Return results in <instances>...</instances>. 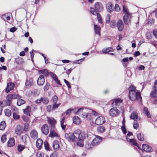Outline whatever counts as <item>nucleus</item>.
<instances>
[{"mask_svg": "<svg viewBox=\"0 0 157 157\" xmlns=\"http://www.w3.org/2000/svg\"><path fill=\"white\" fill-rule=\"evenodd\" d=\"M113 51V48L111 47H109L106 49H104L102 51L104 53H107L109 52H111Z\"/></svg>", "mask_w": 157, "mask_h": 157, "instance_id": "nucleus-48", "label": "nucleus"}, {"mask_svg": "<svg viewBox=\"0 0 157 157\" xmlns=\"http://www.w3.org/2000/svg\"><path fill=\"white\" fill-rule=\"evenodd\" d=\"M90 10L92 14L94 15H97L98 22L100 23H102L101 18L100 14L98 13L94 8H90Z\"/></svg>", "mask_w": 157, "mask_h": 157, "instance_id": "nucleus-6", "label": "nucleus"}, {"mask_svg": "<svg viewBox=\"0 0 157 157\" xmlns=\"http://www.w3.org/2000/svg\"><path fill=\"white\" fill-rule=\"evenodd\" d=\"M127 141L129 142L132 143L133 145L137 147L138 148H139V147L138 144L136 142V140L134 139H130L127 138Z\"/></svg>", "mask_w": 157, "mask_h": 157, "instance_id": "nucleus-26", "label": "nucleus"}, {"mask_svg": "<svg viewBox=\"0 0 157 157\" xmlns=\"http://www.w3.org/2000/svg\"><path fill=\"white\" fill-rule=\"evenodd\" d=\"M81 131L80 129H77L74 131V134H75L78 136V137L81 134Z\"/></svg>", "mask_w": 157, "mask_h": 157, "instance_id": "nucleus-52", "label": "nucleus"}, {"mask_svg": "<svg viewBox=\"0 0 157 157\" xmlns=\"http://www.w3.org/2000/svg\"><path fill=\"white\" fill-rule=\"evenodd\" d=\"M18 112H13V117L15 120L18 119L19 118V116L18 114Z\"/></svg>", "mask_w": 157, "mask_h": 157, "instance_id": "nucleus-53", "label": "nucleus"}, {"mask_svg": "<svg viewBox=\"0 0 157 157\" xmlns=\"http://www.w3.org/2000/svg\"><path fill=\"white\" fill-rule=\"evenodd\" d=\"M38 72L40 75H42V74H43L46 76H48L49 74L48 72L46 69L39 70Z\"/></svg>", "mask_w": 157, "mask_h": 157, "instance_id": "nucleus-27", "label": "nucleus"}, {"mask_svg": "<svg viewBox=\"0 0 157 157\" xmlns=\"http://www.w3.org/2000/svg\"><path fill=\"white\" fill-rule=\"evenodd\" d=\"M142 149L146 152H151L152 151L151 147L145 144L143 145Z\"/></svg>", "mask_w": 157, "mask_h": 157, "instance_id": "nucleus-21", "label": "nucleus"}, {"mask_svg": "<svg viewBox=\"0 0 157 157\" xmlns=\"http://www.w3.org/2000/svg\"><path fill=\"white\" fill-rule=\"evenodd\" d=\"M151 96L152 98H157V90H155L151 92Z\"/></svg>", "mask_w": 157, "mask_h": 157, "instance_id": "nucleus-47", "label": "nucleus"}, {"mask_svg": "<svg viewBox=\"0 0 157 157\" xmlns=\"http://www.w3.org/2000/svg\"><path fill=\"white\" fill-rule=\"evenodd\" d=\"M51 100L53 103H56L58 101V98L56 95H54L52 98Z\"/></svg>", "mask_w": 157, "mask_h": 157, "instance_id": "nucleus-36", "label": "nucleus"}, {"mask_svg": "<svg viewBox=\"0 0 157 157\" xmlns=\"http://www.w3.org/2000/svg\"><path fill=\"white\" fill-rule=\"evenodd\" d=\"M120 113L119 111L116 108H112L109 111L110 115L112 117L115 116Z\"/></svg>", "mask_w": 157, "mask_h": 157, "instance_id": "nucleus-9", "label": "nucleus"}, {"mask_svg": "<svg viewBox=\"0 0 157 157\" xmlns=\"http://www.w3.org/2000/svg\"><path fill=\"white\" fill-rule=\"evenodd\" d=\"M23 128L21 125H18L15 128V132L17 135H20L23 131Z\"/></svg>", "mask_w": 157, "mask_h": 157, "instance_id": "nucleus-13", "label": "nucleus"}, {"mask_svg": "<svg viewBox=\"0 0 157 157\" xmlns=\"http://www.w3.org/2000/svg\"><path fill=\"white\" fill-rule=\"evenodd\" d=\"M105 119L104 117L102 116H101L96 119L95 123L97 125H101L103 124L105 122Z\"/></svg>", "mask_w": 157, "mask_h": 157, "instance_id": "nucleus-2", "label": "nucleus"}, {"mask_svg": "<svg viewBox=\"0 0 157 157\" xmlns=\"http://www.w3.org/2000/svg\"><path fill=\"white\" fill-rule=\"evenodd\" d=\"M153 34L155 37L157 39V29H154L153 30Z\"/></svg>", "mask_w": 157, "mask_h": 157, "instance_id": "nucleus-64", "label": "nucleus"}, {"mask_svg": "<svg viewBox=\"0 0 157 157\" xmlns=\"http://www.w3.org/2000/svg\"><path fill=\"white\" fill-rule=\"evenodd\" d=\"M143 111L145 114L147 116L148 118L151 117V115L149 112L148 111V108L147 107H144Z\"/></svg>", "mask_w": 157, "mask_h": 157, "instance_id": "nucleus-37", "label": "nucleus"}, {"mask_svg": "<svg viewBox=\"0 0 157 157\" xmlns=\"http://www.w3.org/2000/svg\"><path fill=\"white\" fill-rule=\"evenodd\" d=\"M30 108L29 106H27L26 109L23 110V112L25 114H26L28 116H30V113H29V110Z\"/></svg>", "mask_w": 157, "mask_h": 157, "instance_id": "nucleus-39", "label": "nucleus"}, {"mask_svg": "<svg viewBox=\"0 0 157 157\" xmlns=\"http://www.w3.org/2000/svg\"><path fill=\"white\" fill-rule=\"evenodd\" d=\"M25 84L27 88L29 87L33 84V79L30 78H27Z\"/></svg>", "mask_w": 157, "mask_h": 157, "instance_id": "nucleus-18", "label": "nucleus"}, {"mask_svg": "<svg viewBox=\"0 0 157 157\" xmlns=\"http://www.w3.org/2000/svg\"><path fill=\"white\" fill-rule=\"evenodd\" d=\"M29 137L26 134H25L22 136L21 139L23 142L25 143L27 141V140Z\"/></svg>", "mask_w": 157, "mask_h": 157, "instance_id": "nucleus-42", "label": "nucleus"}, {"mask_svg": "<svg viewBox=\"0 0 157 157\" xmlns=\"http://www.w3.org/2000/svg\"><path fill=\"white\" fill-rule=\"evenodd\" d=\"M1 140L2 143L5 142L6 140V135H3L1 138Z\"/></svg>", "mask_w": 157, "mask_h": 157, "instance_id": "nucleus-57", "label": "nucleus"}, {"mask_svg": "<svg viewBox=\"0 0 157 157\" xmlns=\"http://www.w3.org/2000/svg\"><path fill=\"white\" fill-rule=\"evenodd\" d=\"M43 143V142L42 139H37L36 142V146L37 148L39 149H41Z\"/></svg>", "mask_w": 157, "mask_h": 157, "instance_id": "nucleus-24", "label": "nucleus"}, {"mask_svg": "<svg viewBox=\"0 0 157 157\" xmlns=\"http://www.w3.org/2000/svg\"><path fill=\"white\" fill-rule=\"evenodd\" d=\"M50 157H58L57 152L56 151L54 152L50 156Z\"/></svg>", "mask_w": 157, "mask_h": 157, "instance_id": "nucleus-63", "label": "nucleus"}, {"mask_svg": "<svg viewBox=\"0 0 157 157\" xmlns=\"http://www.w3.org/2000/svg\"><path fill=\"white\" fill-rule=\"evenodd\" d=\"M65 137L72 142L75 141L77 139V137L75 136L74 134L71 133L65 134Z\"/></svg>", "mask_w": 157, "mask_h": 157, "instance_id": "nucleus-5", "label": "nucleus"}, {"mask_svg": "<svg viewBox=\"0 0 157 157\" xmlns=\"http://www.w3.org/2000/svg\"><path fill=\"white\" fill-rule=\"evenodd\" d=\"M50 125H51L53 128L55 127V124H56V120L53 117L50 118Z\"/></svg>", "mask_w": 157, "mask_h": 157, "instance_id": "nucleus-33", "label": "nucleus"}, {"mask_svg": "<svg viewBox=\"0 0 157 157\" xmlns=\"http://www.w3.org/2000/svg\"><path fill=\"white\" fill-rule=\"evenodd\" d=\"M60 105V103L57 104L56 103H53L52 106L50 105V107H51V109L50 110V112L52 111L57 109Z\"/></svg>", "mask_w": 157, "mask_h": 157, "instance_id": "nucleus-29", "label": "nucleus"}, {"mask_svg": "<svg viewBox=\"0 0 157 157\" xmlns=\"http://www.w3.org/2000/svg\"><path fill=\"white\" fill-rule=\"evenodd\" d=\"M90 10L92 14L94 15H97L98 22L100 23H102L101 18L100 14L98 13L94 8H90Z\"/></svg>", "mask_w": 157, "mask_h": 157, "instance_id": "nucleus-7", "label": "nucleus"}, {"mask_svg": "<svg viewBox=\"0 0 157 157\" xmlns=\"http://www.w3.org/2000/svg\"><path fill=\"white\" fill-rule=\"evenodd\" d=\"M53 147L54 149L56 151H58L59 148V142L57 140L54 141L53 143Z\"/></svg>", "mask_w": 157, "mask_h": 157, "instance_id": "nucleus-23", "label": "nucleus"}, {"mask_svg": "<svg viewBox=\"0 0 157 157\" xmlns=\"http://www.w3.org/2000/svg\"><path fill=\"white\" fill-rule=\"evenodd\" d=\"M25 103V101L20 98L17 99V104L18 106H20L24 104Z\"/></svg>", "mask_w": 157, "mask_h": 157, "instance_id": "nucleus-35", "label": "nucleus"}, {"mask_svg": "<svg viewBox=\"0 0 157 157\" xmlns=\"http://www.w3.org/2000/svg\"><path fill=\"white\" fill-rule=\"evenodd\" d=\"M105 130V128L103 126H99L97 128V131L98 132L101 133L103 132Z\"/></svg>", "mask_w": 157, "mask_h": 157, "instance_id": "nucleus-38", "label": "nucleus"}, {"mask_svg": "<svg viewBox=\"0 0 157 157\" xmlns=\"http://www.w3.org/2000/svg\"><path fill=\"white\" fill-rule=\"evenodd\" d=\"M117 26L119 31H121L124 28V24L121 20H119L117 23Z\"/></svg>", "mask_w": 157, "mask_h": 157, "instance_id": "nucleus-17", "label": "nucleus"}, {"mask_svg": "<svg viewBox=\"0 0 157 157\" xmlns=\"http://www.w3.org/2000/svg\"><path fill=\"white\" fill-rule=\"evenodd\" d=\"M138 117V114L137 113L134 111L131 113L130 118L131 119L133 120H136L137 119Z\"/></svg>", "mask_w": 157, "mask_h": 157, "instance_id": "nucleus-28", "label": "nucleus"}, {"mask_svg": "<svg viewBox=\"0 0 157 157\" xmlns=\"http://www.w3.org/2000/svg\"><path fill=\"white\" fill-rule=\"evenodd\" d=\"M50 75L51 76V78L57 84L60 86L62 85L60 81L58 79L57 76L55 74L52 72H50Z\"/></svg>", "mask_w": 157, "mask_h": 157, "instance_id": "nucleus-8", "label": "nucleus"}, {"mask_svg": "<svg viewBox=\"0 0 157 157\" xmlns=\"http://www.w3.org/2000/svg\"><path fill=\"white\" fill-rule=\"evenodd\" d=\"M5 114L6 116L10 117L11 115V112L9 109H6L4 110Z\"/></svg>", "mask_w": 157, "mask_h": 157, "instance_id": "nucleus-46", "label": "nucleus"}, {"mask_svg": "<svg viewBox=\"0 0 157 157\" xmlns=\"http://www.w3.org/2000/svg\"><path fill=\"white\" fill-rule=\"evenodd\" d=\"M44 145L45 150L47 151H49V145L47 141H45L44 142Z\"/></svg>", "mask_w": 157, "mask_h": 157, "instance_id": "nucleus-44", "label": "nucleus"}, {"mask_svg": "<svg viewBox=\"0 0 157 157\" xmlns=\"http://www.w3.org/2000/svg\"><path fill=\"white\" fill-rule=\"evenodd\" d=\"M73 112L74 113H75V109H67L66 111V114L67 115H70L71 113Z\"/></svg>", "mask_w": 157, "mask_h": 157, "instance_id": "nucleus-43", "label": "nucleus"}, {"mask_svg": "<svg viewBox=\"0 0 157 157\" xmlns=\"http://www.w3.org/2000/svg\"><path fill=\"white\" fill-rule=\"evenodd\" d=\"M42 101L44 104H46L48 102V99L47 98L44 97L42 98Z\"/></svg>", "mask_w": 157, "mask_h": 157, "instance_id": "nucleus-56", "label": "nucleus"}, {"mask_svg": "<svg viewBox=\"0 0 157 157\" xmlns=\"http://www.w3.org/2000/svg\"><path fill=\"white\" fill-rule=\"evenodd\" d=\"M41 131L45 135H47L49 132L47 124L43 125L41 127Z\"/></svg>", "mask_w": 157, "mask_h": 157, "instance_id": "nucleus-15", "label": "nucleus"}, {"mask_svg": "<svg viewBox=\"0 0 157 157\" xmlns=\"http://www.w3.org/2000/svg\"><path fill=\"white\" fill-rule=\"evenodd\" d=\"M129 92H130L131 91H136V87L133 86H131L129 87Z\"/></svg>", "mask_w": 157, "mask_h": 157, "instance_id": "nucleus-58", "label": "nucleus"}, {"mask_svg": "<svg viewBox=\"0 0 157 157\" xmlns=\"http://www.w3.org/2000/svg\"><path fill=\"white\" fill-rule=\"evenodd\" d=\"M131 18V14L130 13L124 14L123 17V21L125 24L128 25L130 24Z\"/></svg>", "mask_w": 157, "mask_h": 157, "instance_id": "nucleus-4", "label": "nucleus"}, {"mask_svg": "<svg viewBox=\"0 0 157 157\" xmlns=\"http://www.w3.org/2000/svg\"><path fill=\"white\" fill-rule=\"evenodd\" d=\"M12 96L11 95V94H10L8 95L6 97V103L8 105L10 106L11 104V101L13 99L12 98Z\"/></svg>", "mask_w": 157, "mask_h": 157, "instance_id": "nucleus-31", "label": "nucleus"}, {"mask_svg": "<svg viewBox=\"0 0 157 157\" xmlns=\"http://www.w3.org/2000/svg\"><path fill=\"white\" fill-rule=\"evenodd\" d=\"M15 141L14 139L13 138H10L7 142V146L9 147H13Z\"/></svg>", "mask_w": 157, "mask_h": 157, "instance_id": "nucleus-22", "label": "nucleus"}, {"mask_svg": "<svg viewBox=\"0 0 157 157\" xmlns=\"http://www.w3.org/2000/svg\"><path fill=\"white\" fill-rule=\"evenodd\" d=\"M95 138H94L92 142V145L93 146L98 145L101 141L102 138L100 136L95 135Z\"/></svg>", "mask_w": 157, "mask_h": 157, "instance_id": "nucleus-3", "label": "nucleus"}, {"mask_svg": "<svg viewBox=\"0 0 157 157\" xmlns=\"http://www.w3.org/2000/svg\"><path fill=\"white\" fill-rule=\"evenodd\" d=\"M44 82V78L42 75H40L37 80V83L38 85H43Z\"/></svg>", "mask_w": 157, "mask_h": 157, "instance_id": "nucleus-14", "label": "nucleus"}, {"mask_svg": "<svg viewBox=\"0 0 157 157\" xmlns=\"http://www.w3.org/2000/svg\"><path fill=\"white\" fill-rule=\"evenodd\" d=\"M133 127L134 128L137 129L138 127V124L137 121L134 120V122Z\"/></svg>", "mask_w": 157, "mask_h": 157, "instance_id": "nucleus-59", "label": "nucleus"}, {"mask_svg": "<svg viewBox=\"0 0 157 157\" xmlns=\"http://www.w3.org/2000/svg\"><path fill=\"white\" fill-rule=\"evenodd\" d=\"M14 83L10 82L7 84V87L6 89V92L8 93L10 90H12L14 87Z\"/></svg>", "mask_w": 157, "mask_h": 157, "instance_id": "nucleus-16", "label": "nucleus"}, {"mask_svg": "<svg viewBox=\"0 0 157 157\" xmlns=\"http://www.w3.org/2000/svg\"><path fill=\"white\" fill-rule=\"evenodd\" d=\"M2 18L5 21L9 20L10 19V17L7 16L6 14L3 15L2 16Z\"/></svg>", "mask_w": 157, "mask_h": 157, "instance_id": "nucleus-45", "label": "nucleus"}, {"mask_svg": "<svg viewBox=\"0 0 157 157\" xmlns=\"http://www.w3.org/2000/svg\"><path fill=\"white\" fill-rule=\"evenodd\" d=\"M110 27L113 28L116 27L117 26L116 21L114 20L112 21L110 23Z\"/></svg>", "mask_w": 157, "mask_h": 157, "instance_id": "nucleus-51", "label": "nucleus"}, {"mask_svg": "<svg viewBox=\"0 0 157 157\" xmlns=\"http://www.w3.org/2000/svg\"><path fill=\"white\" fill-rule=\"evenodd\" d=\"M50 137L57 138L59 137L55 129L51 130L50 132Z\"/></svg>", "mask_w": 157, "mask_h": 157, "instance_id": "nucleus-19", "label": "nucleus"}, {"mask_svg": "<svg viewBox=\"0 0 157 157\" xmlns=\"http://www.w3.org/2000/svg\"><path fill=\"white\" fill-rule=\"evenodd\" d=\"M123 12L125 14L126 13H130L128 12V9L126 6H123Z\"/></svg>", "mask_w": 157, "mask_h": 157, "instance_id": "nucleus-54", "label": "nucleus"}, {"mask_svg": "<svg viewBox=\"0 0 157 157\" xmlns=\"http://www.w3.org/2000/svg\"><path fill=\"white\" fill-rule=\"evenodd\" d=\"M94 28L95 34L99 36L100 34V31L101 30L100 26L94 24Z\"/></svg>", "mask_w": 157, "mask_h": 157, "instance_id": "nucleus-25", "label": "nucleus"}, {"mask_svg": "<svg viewBox=\"0 0 157 157\" xmlns=\"http://www.w3.org/2000/svg\"><path fill=\"white\" fill-rule=\"evenodd\" d=\"M129 97L130 100L133 101L136 100H140L141 99L140 93L137 91H131L129 92Z\"/></svg>", "mask_w": 157, "mask_h": 157, "instance_id": "nucleus-1", "label": "nucleus"}, {"mask_svg": "<svg viewBox=\"0 0 157 157\" xmlns=\"http://www.w3.org/2000/svg\"><path fill=\"white\" fill-rule=\"evenodd\" d=\"M77 144L79 146L82 147L84 145L83 140H82L79 139V140L78 141Z\"/></svg>", "mask_w": 157, "mask_h": 157, "instance_id": "nucleus-50", "label": "nucleus"}, {"mask_svg": "<svg viewBox=\"0 0 157 157\" xmlns=\"http://www.w3.org/2000/svg\"><path fill=\"white\" fill-rule=\"evenodd\" d=\"M110 15L109 14H108L106 17V22L107 23H109L110 22Z\"/></svg>", "mask_w": 157, "mask_h": 157, "instance_id": "nucleus-62", "label": "nucleus"}, {"mask_svg": "<svg viewBox=\"0 0 157 157\" xmlns=\"http://www.w3.org/2000/svg\"><path fill=\"white\" fill-rule=\"evenodd\" d=\"M30 136L32 139L36 140L38 138V133L36 130L33 129L30 132Z\"/></svg>", "mask_w": 157, "mask_h": 157, "instance_id": "nucleus-12", "label": "nucleus"}, {"mask_svg": "<svg viewBox=\"0 0 157 157\" xmlns=\"http://www.w3.org/2000/svg\"><path fill=\"white\" fill-rule=\"evenodd\" d=\"M87 136V135L86 134L81 132V134L78 137V138L79 139L83 140V139L86 138Z\"/></svg>", "mask_w": 157, "mask_h": 157, "instance_id": "nucleus-41", "label": "nucleus"}, {"mask_svg": "<svg viewBox=\"0 0 157 157\" xmlns=\"http://www.w3.org/2000/svg\"><path fill=\"white\" fill-rule=\"evenodd\" d=\"M137 137L139 140L141 141L144 140V135L141 133L137 134Z\"/></svg>", "mask_w": 157, "mask_h": 157, "instance_id": "nucleus-40", "label": "nucleus"}, {"mask_svg": "<svg viewBox=\"0 0 157 157\" xmlns=\"http://www.w3.org/2000/svg\"><path fill=\"white\" fill-rule=\"evenodd\" d=\"M25 148V146L24 145H19L17 147V150L18 151H21L23 150Z\"/></svg>", "mask_w": 157, "mask_h": 157, "instance_id": "nucleus-55", "label": "nucleus"}, {"mask_svg": "<svg viewBox=\"0 0 157 157\" xmlns=\"http://www.w3.org/2000/svg\"><path fill=\"white\" fill-rule=\"evenodd\" d=\"M94 7L96 10L98 12H100L102 10L103 6L101 3L100 2H96L95 4Z\"/></svg>", "mask_w": 157, "mask_h": 157, "instance_id": "nucleus-11", "label": "nucleus"}, {"mask_svg": "<svg viewBox=\"0 0 157 157\" xmlns=\"http://www.w3.org/2000/svg\"><path fill=\"white\" fill-rule=\"evenodd\" d=\"M73 122L75 124H78L80 123L79 118L77 116H75L73 118Z\"/></svg>", "mask_w": 157, "mask_h": 157, "instance_id": "nucleus-32", "label": "nucleus"}, {"mask_svg": "<svg viewBox=\"0 0 157 157\" xmlns=\"http://www.w3.org/2000/svg\"><path fill=\"white\" fill-rule=\"evenodd\" d=\"M122 101L120 99L118 98L115 100L114 102H113L112 104L113 105H118L119 103H121Z\"/></svg>", "mask_w": 157, "mask_h": 157, "instance_id": "nucleus-49", "label": "nucleus"}, {"mask_svg": "<svg viewBox=\"0 0 157 157\" xmlns=\"http://www.w3.org/2000/svg\"><path fill=\"white\" fill-rule=\"evenodd\" d=\"M92 146H93L92 145V143L90 144V143H89L86 144L85 145L86 147L88 149H92Z\"/></svg>", "mask_w": 157, "mask_h": 157, "instance_id": "nucleus-60", "label": "nucleus"}, {"mask_svg": "<svg viewBox=\"0 0 157 157\" xmlns=\"http://www.w3.org/2000/svg\"><path fill=\"white\" fill-rule=\"evenodd\" d=\"M106 9L109 12H111L113 10V4L110 2L108 3L106 5Z\"/></svg>", "mask_w": 157, "mask_h": 157, "instance_id": "nucleus-20", "label": "nucleus"}, {"mask_svg": "<svg viewBox=\"0 0 157 157\" xmlns=\"http://www.w3.org/2000/svg\"><path fill=\"white\" fill-rule=\"evenodd\" d=\"M44 153L42 152H38L36 154V157H44Z\"/></svg>", "mask_w": 157, "mask_h": 157, "instance_id": "nucleus-61", "label": "nucleus"}, {"mask_svg": "<svg viewBox=\"0 0 157 157\" xmlns=\"http://www.w3.org/2000/svg\"><path fill=\"white\" fill-rule=\"evenodd\" d=\"M81 117L84 118H86L87 120L91 119V115L90 113H86V112L81 114Z\"/></svg>", "mask_w": 157, "mask_h": 157, "instance_id": "nucleus-30", "label": "nucleus"}, {"mask_svg": "<svg viewBox=\"0 0 157 157\" xmlns=\"http://www.w3.org/2000/svg\"><path fill=\"white\" fill-rule=\"evenodd\" d=\"M6 126V124L5 122L4 121H2L0 124V130H4Z\"/></svg>", "mask_w": 157, "mask_h": 157, "instance_id": "nucleus-34", "label": "nucleus"}, {"mask_svg": "<svg viewBox=\"0 0 157 157\" xmlns=\"http://www.w3.org/2000/svg\"><path fill=\"white\" fill-rule=\"evenodd\" d=\"M75 114L79 115L81 116V114L86 112L87 109H86L81 108L80 109L75 108Z\"/></svg>", "mask_w": 157, "mask_h": 157, "instance_id": "nucleus-10", "label": "nucleus"}]
</instances>
